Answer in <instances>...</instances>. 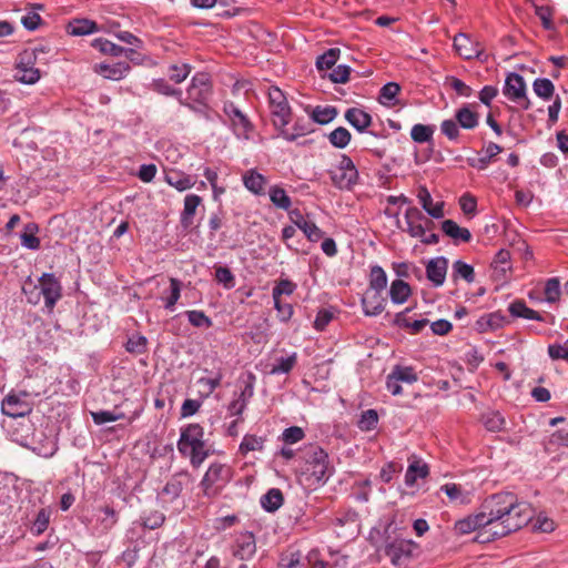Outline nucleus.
<instances>
[{"mask_svg": "<svg viewBox=\"0 0 568 568\" xmlns=\"http://www.w3.org/2000/svg\"><path fill=\"white\" fill-rule=\"evenodd\" d=\"M452 268V277L454 281L459 278L466 281L467 283H473L475 281V271L470 264H467L462 260H457L453 263Z\"/></svg>", "mask_w": 568, "mask_h": 568, "instance_id": "obj_41", "label": "nucleus"}, {"mask_svg": "<svg viewBox=\"0 0 568 568\" xmlns=\"http://www.w3.org/2000/svg\"><path fill=\"white\" fill-rule=\"evenodd\" d=\"M415 544L412 540L395 539L385 547V554L395 566L402 565L410 558Z\"/></svg>", "mask_w": 568, "mask_h": 568, "instance_id": "obj_16", "label": "nucleus"}, {"mask_svg": "<svg viewBox=\"0 0 568 568\" xmlns=\"http://www.w3.org/2000/svg\"><path fill=\"white\" fill-rule=\"evenodd\" d=\"M509 313L514 317H523L526 320L542 322L544 317L532 308H529L525 302L515 301L509 305Z\"/></svg>", "mask_w": 568, "mask_h": 568, "instance_id": "obj_37", "label": "nucleus"}, {"mask_svg": "<svg viewBox=\"0 0 568 568\" xmlns=\"http://www.w3.org/2000/svg\"><path fill=\"white\" fill-rule=\"evenodd\" d=\"M192 480L191 474L186 470L175 474L164 486L163 493L172 499L180 496L183 487Z\"/></svg>", "mask_w": 568, "mask_h": 568, "instance_id": "obj_30", "label": "nucleus"}, {"mask_svg": "<svg viewBox=\"0 0 568 568\" xmlns=\"http://www.w3.org/2000/svg\"><path fill=\"white\" fill-rule=\"evenodd\" d=\"M448 260L444 256L432 258L426 265L427 278L434 286H442L446 278Z\"/></svg>", "mask_w": 568, "mask_h": 568, "instance_id": "obj_22", "label": "nucleus"}, {"mask_svg": "<svg viewBox=\"0 0 568 568\" xmlns=\"http://www.w3.org/2000/svg\"><path fill=\"white\" fill-rule=\"evenodd\" d=\"M387 286V275L381 266H373L369 273L368 291L383 292Z\"/></svg>", "mask_w": 568, "mask_h": 568, "instance_id": "obj_45", "label": "nucleus"}, {"mask_svg": "<svg viewBox=\"0 0 568 568\" xmlns=\"http://www.w3.org/2000/svg\"><path fill=\"white\" fill-rule=\"evenodd\" d=\"M164 181L179 192H185L196 184V178L178 170L166 171Z\"/></svg>", "mask_w": 568, "mask_h": 568, "instance_id": "obj_23", "label": "nucleus"}, {"mask_svg": "<svg viewBox=\"0 0 568 568\" xmlns=\"http://www.w3.org/2000/svg\"><path fill=\"white\" fill-rule=\"evenodd\" d=\"M187 100L193 103L204 104L210 95V79L204 73L195 74L187 88Z\"/></svg>", "mask_w": 568, "mask_h": 568, "instance_id": "obj_17", "label": "nucleus"}, {"mask_svg": "<svg viewBox=\"0 0 568 568\" xmlns=\"http://www.w3.org/2000/svg\"><path fill=\"white\" fill-rule=\"evenodd\" d=\"M484 425L490 432H499L504 428L505 419L498 412H491L484 416Z\"/></svg>", "mask_w": 568, "mask_h": 568, "instance_id": "obj_63", "label": "nucleus"}, {"mask_svg": "<svg viewBox=\"0 0 568 568\" xmlns=\"http://www.w3.org/2000/svg\"><path fill=\"white\" fill-rule=\"evenodd\" d=\"M91 416L93 422L97 425H103L105 423L115 422L119 419H122L124 417L123 413H115L111 410H99V412H91Z\"/></svg>", "mask_w": 568, "mask_h": 568, "instance_id": "obj_61", "label": "nucleus"}, {"mask_svg": "<svg viewBox=\"0 0 568 568\" xmlns=\"http://www.w3.org/2000/svg\"><path fill=\"white\" fill-rule=\"evenodd\" d=\"M254 389L252 384H246L240 394L234 398L227 407L231 416H240L247 406L248 400L253 396Z\"/></svg>", "mask_w": 568, "mask_h": 568, "instance_id": "obj_34", "label": "nucleus"}, {"mask_svg": "<svg viewBox=\"0 0 568 568\" xmlns=\"http://www.w3.org/2000/svg\"><path fill=\"white\" fill-rule=\"evenodd\" d=\"M232 476L233 470L230 465L213 462L204 473L199 486L205 497L213 498L230 483Z\"/></svg>", "mask_w": 568, "mask_h": 568, "instance_id": "obj_6", "label": "nucleus"}, {"mask_svg": "<svg viewBox=\"0 0 568 568\" xmlns=\"http://www.w3.org/2000/svg\"><path fill=\"white\" fill-rule=\"evenodd\" d=\"M223 111L231 122L234 134L239 139L248 140L253 131V124L248 118L233 102H226Z\"/></svg>", "mask_w": 568, "mask_h": 568, "instance_id": "obj_12", "label": "nucleus"}, {"mask_svg": "<svg viewBox=\"0 0 568 568\" xmlns=\"http://www.w3.org/2000/svg\"><path fill=\"white\" fill-rule=\"evenodd\" d=\"M345 119L353 128L359 132L365 131L372 123V116L358 108L348 109L345 112Z\"/></svg>", "mask_w": 568, "mask_h": 568, "instance_id": "obj_35", "label": "nucleus"}, {"mask_svg": "<svg viewBox=\"0 0 568 568\" xmlns=\"http://www.w3.org/2000/svg\"><path fill=\"white\" fill-rule=\"evenodd\" d=\"M181 286L182 283L171 277L170 278V287L168 290L166 295L162 296V300L164 301V307L169 311H173L175 307V304L178 303L179 298L181 297Z\"/></svg>", "mask_w": 568, "mask_h": 568, "instance_id": "obj_44", "label": "nucleus"}, {"mask_svg": "<svg viewBox=\"0 0 568 568\" xmlns=\"http://www.w3.org/2000/svg\"><path fill=\"white\" fill-rule=\"evenodd\" d=\"M204 428L200 424H189L181 428L176 443L178 452L187 458L191 466L199 468L211 455V447L204 439Z\"/></svg>", "mask_w": 568, "mask_h": 568, "instance_id": "obj_4", "label": "nucleus"}, {"mask_svg": "<svg viewBox=\"0 0 568 568\" xmlns=\"http://www.w3.org/2000/svg\"><path fill=\"white\" fill-rule=\"evenodd\" d=\"M9 432L12 440L44 457H51L57 450L54 440L47 437L43 432L37 430L33 422L28 417L13 419L9 424Z\"/></svg>", "mask_w": 568, "mask_h": 568, "instance_id": "obj_3", "label": "nucleus"}, {"mask_svg": "<svg viewBox=\"0 0 568 568\" xmlns=\"http://www.w3.org/2000/svg\"><path fill=\"white\" fill-rule=\"evenodd\" d=\"M532 89L536 95L544 100H549L554 94L555 87L549 79L539 78L534 81Z\"/></svg>", "mask_w": 568, "mask_h": 568, "instance_id": "obj_53", "label": "nucleus"}, {"mask_svg": "<svg viewBox=\"0 0 568 568\" xmlns=\"http://www.w3.org/2000/svg\"><path fill=\"white\" fill-rule=\"evenodd\" d=\"M416 196L420 206L428 216L436 220L444 217V202H434L433 196L426 186H418Z\"/></svg>", "mask_w": 568, "mask_h": 568, "instance_id": "obj_19", "label": "nucleus"}, {"mask_svg": "<svg viewBox=\"0 0 568 568\" xmlns=\"http://www.w3.org/2000/svg\"><path fill=\"white\" fill-rule=\"evenodd\" d=\"M532 529L540 532H551L556 528L555 521L546 514L540 513L535 518H531Z\"/></svg>", "mask_w": 568, "mask_h": 568, "instance_id": "obj_54", "label": "nucleus"}, {"mask_svg": "<svg viewBox=\"0 0 568 568\" xmlns=\"http://www.w3.org/2000/svg\"><path fill=\"white\" fill-rule=\"evenodd\" d=\"M185 315L187 316L189 322L195 327L207 328L212 326L211 318L206 316L202 311H186Z\"/></svg>", "mask_w": 568, "mask_h": 568, "instance_id": "obj_64", "label": "nucleus"}, {"mask_svg": "<svg viewBox=\"0 0 568 568\" xmlns=\"http://www.w3.org/2000/svg\"><path fill=\"white\" fill-rule=\"evenodd\" d=\"M131 70V67L128 62H115L112 64L109 63H97L93 65V71L103 77L104 79L119 81L125 78V75Z\"/></svg>", "mask_w": 568, "mask_h": 568, "instance_id": "obj_20", "label": "nucleus"}, {"mask_svg": "<svg viewBox=\"0 0 568 568\" xmlns=\"http://www.w3.org/2000/svg\"><path fill=\"white\" fill-rule=\"evenodd\" d=\"M544 301L550 304L557 303L560 300L561 288L558 277L548 278L544 287Z\"/></svg>", "mask_w": 568, "mask_h": 568, "instance_id": "obj_48", "label": "nucleus"}, {"mask_svg": "<svg viewBox=\"0 0 568 568\" xmlns=\"http://www.w3.org/2000/svg\"><path fill=\"white\" fill-rule=\"evenodd\" d=\"M118 513L109 505L95 507L90 516H83L81 521L94 537L106 535L116 525Z\"/></svg>", "mask_w": 568, "mask_h": 568, "instance_id": "obj_8", "label": "nucleus"}, {"mask_svg": "<svg viewBox=\"0 0 568 568\" xmlns=\"http://www.w3.org/2000/svg\"><path fill=\"white\" fill-rule=\"evenodd\" d=\"M337 115V111L334 106H316L313 109L311 118L318 124H327L333 121Z\"/></svg>", "mask_w": 568, "mask_h": 568, "instance_id": "obj_50", "label": "nucleus"}, {"mask_svg": "<svg viewBox=\"0 0 568 568\" xmlns=\"http://www.w3.org/2000/svg\"><path fill=\"white\" fill-rule=\"evenodd\" d=\"M202 205V197L196 194H187L184 197L183 210L181 212V223L184 227L193 224V220L199 206Z\"/></svg>", "mask_w": 568, "mask_h": 568, "instance_id": "obj_29", "label": "nucleus"}, {"mask_svg": "<svg viewBox=\"0 0 568 568\" xmlns=\"http://www.w3.org/2000/svg\"><path fill=\"white\" fill-rule=\"evenodd\" d=\"M501 152V148L494 143L489 142L484 149V155L478 158H469L467 162L470 166L477 170H485L491 160Z\"/></svg>", "mask_w": 568, "mask_h": 568, "instance_id": "obj_33", "label": "nucleus"}, {"mask_svg": "<svg viewBox=\"0 0 568 568\" xmlns=\"http://www.w3.org/2000/svg\"><path fill=\"white\" fill-rule=\"evenodd\" d=\"M456 122L463 129L471 130L478 124V115L469 106H463L456 112Z\"/></svg>", "mask_w": 568, "mask_h": 568, "instance_id": "obj_43", "label": "nucleus"}, {"mask_svg": "<svg viewBox=\"0 0 568 568\" xmlns=\"http://www.w3.org/2000/svg\"><path fill=\"white\" fill-rule=\"evenodd\" d=\"M505 97L519 104L524 109H528L530 103L526 95V84L524 78L518 73L507 75L503 90Z\"/></svg>", "mask_w": 568, "mask_h": 568, "instance_id": "obj_13", "label": "nucleus"}, {"mask_svg": "<svg viewBox=\"0 0 568 568\" xmlns=\"http://www.w3.org/2000/svg\"><path fill=\"white\" fill-rule=\"evenodd\" d=\"M400 88L395 82H388L386 83L382 89L379 93V101L383 104H393Z\"/></svg>", "mask_w": 568, "mask_h": 568, "instance_id": "obj_60", "label": "nucleus"}, {"mask_svg": "<svg viewBox=\"0 0 568 568\" xmlns=\"http://www.w3.org/2000/svg\"><path fill=\"white\" fill-rule=\"evenodd\" d=\"M244 186L255 195L265 194L267 179L255 169L247 170L243 176Z\"/></svg>", "mask_w": 568, "mask_h": 568, "instance_id": "obj_26", "label": "nucleus"}, {"mask_svg": "<svg viewBox=\"0 0 568 568\" xmlns=\"http://www.w3.org/2000/svg\"><path fill=\"white\" fill-rule=\"evenodd\" d=\"M300 230L304 233L306 239L313 243L318 242L324 236V232L310 219L300 225Z\"/></svg>", "mask_w": 568, "mask_h": 568, "instance_id": "obj_55", "label": "nucleus"}, {"mask_svg": "<svg viewBox=\"0 0 568 568\" xmlns=\"http://www.w3.org/2000/svg\"><path fill=\"white\" fill-rule=\"evenodd\" d=\"M92 47L99 50L103 54H109L112 57H121L125 55L130 58L133 53V49H124L106 39L98 38L92 41Z\"/></svg>", "mask_w": 568, "mask_h": 568, "instance_id": "obj_31", "label": "nucleus"}, {"mask_svg": "<svg viewBox=\"0 0 568 568\" xmlns=\"http://www.w3.org/2000/svg\"><path fill=\"white\" fill-rule=\"evenodd\" d=\"M339 49L332 48L325 53L320 55L316 60V67L318 70H328L334 67L338 60Z\"/></svg>", "mask_w": 568, "mask_h": 568, "instance_id": "obj_56", "label": "nucleus"}, {"mask_svg": "<svg viewBox=\"0 0 568 568\" xmlns=\"http://www.w3.org/2000/svg\"><path fill=\"white\" fill-rule=\"evenodd\" d=\"M333 184L343 190H351L358 179L354 162L347 155H342L338 163L329 171Z\"/></svg>", "mask_w": 568, "mask_h": 568, "instance_id": "obj_11", "label": "nucleus"}, {"mask_svg": "<svg viewBox=\"0 0 568 568\" xmlns=\"http://www.w3.org/2000/svg\"><path fill=\"white\" fill-rule=\"evenodd\" d=\"M454 49L465 60L480 59L484 48L467 33H458L454 37Z\"/></svg>", "mask_w": 568, "mask_h": 568, "instance_id": "obj_14", "label": "nucleus"}, {"mask_svg": "<svg viewBox=\"0 0 568 568\" xmlns=\"http://www.w3.org/2000/svg\"><path fill=\"white\" fill-rule=\"evenodd\" d=\"M487 527L491 528V517L489 516V510L484 508L483 511L474 516L458 520L454 529L458 535H466L476 529Z\"/></svg>", "mask_w": 568, "mask_h": 568, "instance_id": "obj_15", "label": "nucleus"}, {"mask_svg": "<svg viewBox=\"0 0 568 568\" xmlns=\"http://www.w3.org/2000/svg\"><path fill=\"white\" fill-rule=\"evenodd\" d=\"M328 140L333 146L344 149L351 141V133L347 129L338 126L329 133Z\"/></svg>", "mask_w": 568, "mask_h": 568, "instance_id": "obj_52", "label": "nucleus"}, {"mask_svg": "<svg viewBox=\"0 0 568 568\" xmlns=\"http://www.w3.org/2000/svg\"><path fill=\"white\" fill-rule=\"evenodd\" d=\"M283 504V494L277 488L270 489L261 497V505L266 511H275Z\"/></svg>", "mask_w": 568, "mask_h": 568, "instance_id": "obj_42", "label": "nucleus"}, {"mask_svg": "<svg viewBox=\"0 0 568 568\" xmlns=\"http://www.w3.org/2000/svg\"><path fill=\"white\" fill-rule=\"evenodd\" d=\"M408 467L405 474V485L408 487L415 486L417 479H424L429 475L428 465L416 455L408 458Z\"/></svg>", "mask_w": 568, "mask_h": 568, "instance_id": "obj_21", "label": "nucleus"}, {"mask_svg": "<svg viewBox=\"0 0 568 568\" xmlns=\"http://www.w3.org/2000/svg\"><path fill=\"white\" fill-rule=\"evenodd\" d=\"M215 280L217 283L222 284L226 290H231L235 285V277L231 270L226 266L215 267Z\"/></svg>", "mask_w": 568, "mask_h": 568, "instance_id": "obj_59", "label": "nucleus"}, {"mask_svg": "<svg viewBox=\"0 0 568 568\" xmlns=\"http://www.w3.org/2000/svg\"><path fill=\"white\" fill-rule=\"evenodd\" d=\"M98 31V26L89 19H75L69 23L68 32L71 36H87Z\"/></svg>", "mask_w": 568, "mask_h": 568, "instance_id": "obj_39", "label": "nucleus"}, {"mask_svg": "<svg viewBox=\"0 0 568 568\" xmlns=\"http://www.w3.org/2000/svg\"><path fill=\"white\" fill-rule=\"evenodd\" d=\"M191 67L186 63L172 64L169 68V77L175 83L183 82L190 74Z\"/></svg>", "mask_w": 568, "mask_h": 568, "instance_id": "obj_62", "label": "nucleus"}, {"mask_svg": "<svg viewBox=\"0 0 568 568\" xmlns=\"http://www.w3.org/2000/svg\"><path fill=\"white\" fill-rule=\"evenodd\" d=\"M297 362L296 353H293L286 357H278L275 359V363L272 365L270 373L272 375L287 374L290 373Z\"/></svg>", "mask_w": 568, "mask_h": 568, "instance_id": "obj_47", "label": "nucleus"}, {"mask_svg": "<svg viewBox=\"0 0 568 568\" xmlns=\"http://www.w3.org/2000/svg\"><path fill=\"white\" fill-rule=\"evenodd\" d=\"M37 54L36 50H24L18 57L16 69H14V79L23 84H34L40 78V70L36 68Z\"/></svg>", "mask_w": 568, "mask_h": 568, "instance_id": "obj_10", "label": "nucleus"}, {"mask_svg": "<svg viewBox=\"0 0 568 568\" xmlns=\"http://www.w3.org/2000/svg\"><path fill=\"white\" fill-rule=\"evenodd\" d=\"M51 515H52V510L50 508H48V507L40 508L37 511L36 517L31 523V526H30L31 534H33L34 536H40L41 534H43L49 527V524L51 520Z\"/></svg>", "mask_w": 568, "mask_h": 568, "instance_id": "obj_36", "label": "nucleus"}, {"mask_svg": "<svg viewBox=\"0 0 568 568\" xmlns=\"http://www.w3.org/2000/svg\"><path fill=\"white\" fill-rule=\"evenodd\" d=\"M381 291H366L362 298L365 315L376 316L384 311L385 298Z\"/></svg>", "mask_w": 568, "mask_h": 568, "instance_id": "obj_25", "label": "nucleus"}, {"mask_svg": "<svg viewBox=\"0 0 568 568\" xmlns=\"http://www.w3.org/2000/svg\"><path fill=\"white\" fill-rule=\"evenodd\" d=\"M265 439L255 435H245L240 444L239 452L246 455L250 452H261L264 448Z\"/></svg>", "mask_w": 568, "mask_h": 568, "instance_id": "obj_46", "label": "nucleus"}, {"mask_svg": "<svg viewBox=\"0 0 568 568\" xmlns=\"http://www.w3.org/2000/svg\"><path fill=\"white\" fill-rule=\"evenodd\" d=\"M268 195H270L271 202L276 207L282 209V210L290 209L292 202L284 189H282L277 185L271 186L268 190Z\"/></svg>", "mask_w": 568, "mask_h": 568, "instance_id": "obj_49", "label": "nucleus"}, {"mask_svg": "<svg viewBox=\"0 0 568 568\" xmlns=\"http://www.w3.org/2000/svg\"><path fill=\"white\" fill-rule=\"evenodd\" d=\"M429 217L425 215L418 207L409 206L405 212V231L412 237H424L423 226Z\"/></svg>", "mask_w": 568, "mask_h": 568, "instance_id": "obj_18", "label": "nucleus"}, {"mask_svg": "<svg viewBox=\"0 0 568 568\" xmlns=\"http://www.w3.org/2000/svg\"><path fill=\"white\" fill-rule=\"evenodd\" d=\"M222 374L216 373L213 377H201L197 379V385L200 386V392L205 396L211 395L221 384Z\"/></svg>", "mask_w": 568, "mask_h": 568, "instance_id": "obj_57", "label": "nucleus"}, {"mask_svg": "<svg viewBox=\"0 0 568 568\" xmlns=\"http://www.w3.org/2000/svg\"><path fill=\"white\" fill-rule=\"evenodd\" d=\"M491 517L489 531L494 538L506 536L527 525L532 518V509L527 503H518L515 495L500 493L491 496L484 505Z\"/></svg>", "mask_w": 568, "mask_h": 568, "instance_id": "obj_1", "label": "nucleus"}, {"mask_svg": "<svg viewBox=\"0 0 568 568\" xmlns=\"http://www.w3.org/2000/svg\"><path fill=\"white\" fill-rule=\"evenodd\" d=\"M40 392L17 390L9 393L1 403V410L13 419L27 417L33 408Z\"/></svg>", "mask_w": 568, "mask_h": 568, "instance_id": "obj_7", "label": "nucleus"}, {"mask_svg": "<svg viewBox=\"0 0 568 568\" xmlns=\"http://www.w3.org/2000/svg\"><path fill=\"white\" fill-rule=\"evenodd\" d=\"M434 132L433 125L415 124L410 130V136L416 143H425L432 140Z\"/></svg>", "mask_w": 568, "mask_h": 568, "instance_id": "obj_51", "label": "nucleus"}, {"mask_svg": "<svg viewBox=\"0 0 568 568\" xmlns=\"http://www.w3.org/2000/svg\"><path fill=\"white\" fill-rule=\"evenodd\" d=\"M410 295V286L403 280H395L390 284L389 296L393 303L403 304Z\"/></svg>", "mask_w": 568, "mask_h": 568, "instance_id": "obj_38", "label": "nucleus"}, {"mask_svg": "<svg viewBox=\"0 0 568 568\" xmlns=\"http://www.w3.org/2000/svg\"><path fill=\"white\" fill-rule=\"evenodd\" d=\"M334 466L328 454L318 445L304 447L297 469L298 481L307 488L324 485L333 475Z\"/></svg>", "mask_w": 568, "mask_h": 568, "instance_id": "obj_2", "label": "nucleus"}, {"mask_svg": "<svg viewBox=\"0 0 568 568\" xmlns=\"http://www.w3.org/2000/svg\"><path fill=\"white\" fill-rule=\"evenodd\" d=\"M277 135L287 142H294L298 138L305 136L313 131L312 123L297 119L294 122L293 129L290 130L287 125H283L276 129Z\"/></svg>", "mask_w": 568, "mask_h": 568, "instance_id": "obj_24", "label": "nucleus"}, {"mask_svg": "<svg viewBox=\"0 0 568 568\" xmlns=\"http://www.w3.org/2000/svg\"><path fill=\"white\" fill-rule=\"evenodd\" d=\"M449 500L457 505H466L471 501V490L465 489L462 485L448 483L440 487Z\"/></svg>", "mask_w": 568, "mask_h": 568, "instance_id": "obj_28", "label": "nucleus"}, {"mask_svg": "<svg viewBox=\"0 0 568 568\" xmlns=\"http://www.w3.org/2000/svg\"><path fill=\"white\" fill-rule=\"evenodd\" d=\"M256 551V544L253 534L242 532L236 538L234 555L242 560L250 559Z\"/></svg>", "mask_w": 568, "mask_h": 568, "instance_id": "obj_27", "label": "nucleus"}, {"mask_svg": "<svg viewBox=\"0 0 568 568\" xmlns=\"http://www.w3.org/2000/svg\"><path fill=\"white\" fill-rule=\"evenodd\" d=\"M22 292L30 304L37 305L41 297L44 298L45 307L51 312L58 301L62 297V286L60 281L52 273H43L38 283L29 277L23 286Z\"/></svg>", "mask_w": 568, "mask_h": 568, "instance_id": "obj_5", "label": "nucleus"}, {"mask_svg": "<svg viewBox=\"0 0 568 568\" xmlns=\"http://www.w3.org/2000/svg\"><path fill=\"white\" fill-rule=\"evenodd\" d=\"M442 230L448 237L454 240V242L456 243H467L471 240V233L469 232V230L459 226L453 220H445L442 223Z\"/></svg>", "mask_w": 568, "mask_h": 568, "instance_id": "obj_32", "label": "nucleus"}, {"mask_svg": "<svg viewBox=\"0 0 568 568\" xmlns=\"http://www.w3.org/2000/svg\"><path fill=\"white\" fill-rule=\"evenodd\" d=\"M39 227L36 223H28L20 235L21 245L28 250H38L40 247V240L37 237Z\"/></svg>", "mask_w": 568, "mask_h": 568, "instance_id": "obj_40", "label": "nucleus"}, {"mask_svg": "<svg viewBox=\"0 0 568 568\" xmlns=\"http://www.w3.org/2000/svg\"><path fill=\"white\" fill-rule=\"evenodd\" d=\"M268 106L275 129L287 125L291 122L292 111L287 98L277 87L268 89Z\"/></svg>", "mask_w": 568, "mask_h": 568, "instance_id": "obj_9", "label": "nucleus"}, {"mask_svg": "<svg viewBox=\"0 0 568 568\" xmlns=\"http://www.w3.org/2000/svg\"><path fill=\"white\" fill-rule=\"evenodd\" d=\"M378 423V414L375 409H367L362 413L358 420V427L363 432H369L376 428Z\"/></svg>", "mask_w": 568, "mask_h": 568, "instance_id": "obj_58", "label": "nucleus"}]
</instances>
